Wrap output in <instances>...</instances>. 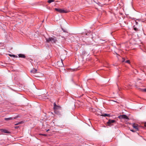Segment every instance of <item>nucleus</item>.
Segmentation results:
<instances>
[{"label": "nucleus", "instance_id": "1", "mask_svg": "<svg viewBox=\"0 0 146 146\" xmlns=\"http://www.w3.org/2000/svg\"><path fill=\"white\" fill-rule=\"evenodd\" d=\"M45 39L46 40V42L48 43L51 42L52 43H55L57 41L56 37L54 36L49 37L48 38L45 37Z\"/></svg>", "mask_w": 146, "mask_h": 146}, {"label": "nucleus", "instance_id": "2", "mask_svg": "<svg viewBox=\"0 0 146 146\" xmlns=\"http://www.w3.org/2000/svg\"><path fill=\"white\" fill-rule=\"evenodd\" d=\"M55 10L60 13H66L67 12V11H65L64 9H60L55 8Z\"/></svg>", "mask_w": 146, "mask_h": 146}, {"label": "nucleus", "instance_id": "3", "mask_svg": "<svg viewBox=\"0 0 146 146\" xmlns=\"http://www.w3.org/2000/svg\"><path fill=\"white\" fill-rule=\"evenodd\" d=\"M115 121L114 120L109 119L107 122V124L109 126H111V124L115 122Z\"/></svg>", "mask_w": 146, "mask_h": 146}, {"label": "nucleus", "instance_id": "4", "mask_svg": "<svg viewBox=\"0 0 146 146\" xmlns=\"http://www.w3.org/2000/svg\"><path fill=\"white\" fill-rule=\"evenodd\" d=\"M58 64L59 65V67H62L64 66L63 61L62 59H61V61H58L57 62Z\"/></svg>", "mask_w": 146, "mask_h": 146}, {"label": "nucleus", "instance_id": "5", "mask_svg": "<svg viewBox=\"0 0 146 146\" xmlns=\"http://www.w3.org/2000/svg\"><path fill=\"white\" fill-rule=\"evenodd\" d=\"M17 118V116L15 117H14L13 118H12L11 117H8V118H5V120L6 121H7V120L13 119H15Z\"/></svg>", "mask_w": 146, "mask_h": 146}, {"label": "nucleus", "instance_id": "6", "mask_svg": "<svg viewBox=\"0 0 146 146\" xmlns=\"http://www.w3.org/2000/svg\"><path fill=\"white\" fill-rule=\"evenodd\" d=\"M0 130L1 131V132H3L5 133H10V132L9 131L6 129H1Z\"/></svg>", "mask_w": 146, "mask_h": 146}, {"label": "nucleus", "instance_id": "7", "mask_svg": "<svg viewBox=\"0 0 146 146\" xmlns=\"http://www.w3.org/2000/svg\"><path fill=\"white\" fill-rule=\"evenodd\" d=\"M18 56L19 58H25V56L24 54H18Z\"/></svg>", "mask_w": 146, "mask_h": 146}, {"label": "nucleus", "instance_id": "8", "mask_svg": "<svg viewBox=\"0 0 146 146\" xmlns=\"http://www.w3.org/2000/svg\"><path fill=\"white\" fill-rule=\"evenodd\" d=\"M101 116H104V117H106V116L110 117V115L109 114L103 113V114H102V115H101Z\"/></svg>", "mask_w": 146, "mask_h": 146}, {"label": "nucleus", "instance_id": "9", "mask_svg": "<svg viewBox=\"0 0 146 146\" xmlns=\"http://www.w3.org/2000/svg\"><path fill=\"white\" fill-rule=\"evenodd\" d=\"M133 127L135 129L137 130H138V128L137 127V126L135 124H133Z\"/></svg>", "mask_w": 146, "mask_h": 146}, {"label": "nucleus", "instance_id": "10", "mask_svg": "<svg viewBox=\"0 0 146 146\" xmlns=\"http://www.w3.org/2000/svg\"><path fill=\"white\" fill-rule=\"evenodd\" d=\"M37 71V70L33 68L31 70V73H36Z\"/></svg>", "mask_w": 146, "mask_h": 146}, {"label": "nucleus", "instance_id": "11", "mask_svg": "<svg viewBox=\"0 0 146 146\" xmlns=\"http://www.w3.org/2000/svg\"><path fill=\"white\" fill-rule=\"evenodd\" d=\"M123 119H128V118L125 115H123Z\"/></svg>", "mask_w": 146, "mask_h": 146}, {"label": "nucleus", "instance_id": "12", "mask_svg": "<svg viewBox=\"0 0 146 146\" xmlns=\"http://www.w3.org/2000/svg\"><path fill=\"white\" fill-rule=\"evenodd\" d=\"M23 123V121H20V122H18V123H17L15 124V125H18L20 124H21Z\"/></svg>", "mask_w": 146, "mask_h": 146}, {"label": "nucleus", "instance_id": "13", "mask_svg": "<svg viewBox=\"0 0 146 146\" xmlns=\"http://www.w3.org/2000/svg\"><path fill=\"white\" fill-rule=\"evenodd\" d=\"M54 1V0H48V2L49 3H50L52 2H53Z\"/></svg>", "mask_w": 146, "mask_h": 146}, {"label": "nucleus", "instance_id": "14", "mask_svg": "<svg viewBox=\"0 0 146 146\" xmlns=\"http://www.w3.org/2000/svg\"><path fill=\"white\" fill-rule=\"evenodd\" d=\"M119 118L121 119H123V115H120L119 116H118Z\"/></svg>", "mask_w": 146, "mask_h": 146}, {"label": "nucleus", "instance_id": "15", "mask_svg": "<svg viewBox=\"0 0 146 146\" xmlns=\"http://www.w3.org/2000/svg\"><path fill=\"white\" fill-rule=\"evenodd\" d=\"M125 62L126 63H130V61L129 60H127L125 61Z\"/></svg>", "mask_w": 146, "mask_h": 146}, {"label": "nucleus", "instance_id": "16", "mask_svg": "<svg viewBox=\"0 0 146 146\" xmlns=\"http://www.w3.org/2000/svg\"><path fill=\"white\" fill-rule=\"evenodd\" d=\"M134 29L135 31H137L138 29L137 28H134Z\"/></svg>", "mask_w": 146, "mask_h": 146}, {"label": "nucleus", "instance_id": "17", "mask_svg": "<svg viewBox=\"0 0 146 146\" xmlns=\"http://www.w3.org/2000/svg\"><path fill=\"white\" fill-rule=\"evenodd\" d=\"M131 130V131H132V132H135V131H134V130H133V129H131V130Z\"/></svg>", "mask_w": 146, "mask_h": 146}, {"label": "nucleus", "instance_id": "18", "mask_svg": "<svg viewBox=\"0 0 146 146\" xmlns=\"http://www.w3.org/2000/svg\"><path fill=\"white\" fill-rule=\"evenodd\" d=\"M42 135H44V136H46V135L45 134H42Z\"/></svg>", "mask_w": 146, "mask_h": 146}, {"label": "nucleus", "instance_id": "19", "mask_svg": "<svg viewBox=\"0 0 146 146\" xmlns=\"http://www.w3.org/2000/svg\"><path fill=\"white\" fill-rule=\"evenodd\" d=\"M144 125H145V126L146 127V122L145 123V124H144Z\"/></svg>", "mask_w": 146, "mask_h": 146}, {"label": "nucleus", "instance_id": "20", "mask_svg": "<svg viewBox=\"0 0 146 146\" xmlns=\"http://www.w3.org/2000/svg\"><path fill=\"white\" fill-rule=\"evenodd\" d=\"M144 91L146 92V89H144Z\"/></svg>", "mask_w": 146, "mask_h": 146}, {"label": "nucleus", "instance_id": "21", "mask_svg": "<svg viewBox=\"0 0 146 146\" xmlns=\"http://www.w3.org/2000/svg\"><path fill=\"white\" fill-rule=\"evenodd\" d=\"M12 56H13V57H15V55H13Z\"/></svg>", "mask_w": 146, "mask_h": 146}, {"label": "nucleus", "instance_id": "22", "mask_svg": "<svg viewBox=\"0 0 146 146\" xmlns=\"http://www.w3.org/2000/svg\"><path fill=\"white\" fill-rule=\"evenodd\" d=\"M17 127H15V128H17Z\"/></svg>", "mask_w": 146, "mask_h": 146}, {"label": "nucleus", "instance_id": "23", "mask_svg": "<svg viewBox=\"0 0 146 146\" xmlns=\"http://www.w3.org/2000/svg\"><path fill=\"white\" fill-rule=\"evenodd\" d=\"M49 130V129H48L46 131H48Z\"/></svg>", "mask_w": 146, "mask_h": 146}, {"label": "nucleus", "instance_id": "24", "mask_svg": "<svg viewBox=\"0 0 146 146\" xmlns=\"http://www.w3.org/2000/svg\"><path fill=\"white\" fill-rule=\"evenodd\" d=\"M56 105V104L55 103H54V106H55V105Z\"/></svg>", "mask_w": 146, "mask_h": 146}]
</instances>
